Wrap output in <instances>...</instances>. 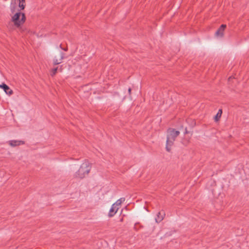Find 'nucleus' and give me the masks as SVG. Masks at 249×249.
<instances>
[{"mask_svg":"<svg viewBox=\"0 0 249 249\" xmlns=\"http://www.w3.org/2000/svg\"><path fill=\"white\" fill-rule=\"evenodd\" d=\"M179 134L180 132L179 131L176 130L172 128H170L167 130L166 143V149L167 151H170L171 147L174 144L176 139Z\"/></svg>","mask_w":249,"mask_h":249,"instance_id":"obj_1","label":"nucleus"},{"mask_svg":"<svg viewBox=\"0 0 249 249\" xmlns=\"http://www.w3.org/2000/svg\"><path fill=\"white\" fill-rule=\"evenodd\" d=\"M91 169V166L88 160H85L81 165L79 169L76 172L73 177L76 178L82 179L87 176Z\"/></svg>","mask_w":249,"mask_h":249,"instance_id":"obj_2","label":"nucleus"},{"mask_svg":"<svg viewBox=\"0 0 249 249\" xmlns=\"http://www.w3.org/2000/svg\"><path fill=\"white\" fill-rule=\"evenodd\" d=\"M11 20L16 26L19 27L25 21V14L20 12H17L12 17Z\"/></svg>","mask_w":249,"mask_h":249,"instance_id":"obj_3","label":"nucleus"},{"mask_svg":"<svg viewBox=\"0 0 249 249\" xmlns=\"http://www.w3.org/2000/svg\"><path fill=\"white\" fill-rule=\"evenodd\" d=\"M64 53L62 52H59L56 54L53 60V64L57 65L62 62V59L64 58Z\"/></svg>","mask_w":249,"mask_h":249,"instance_id":"obj_4","label":"nucleus"},{"mask_svg":"<svg viewBox=\"0 0 249 249\" xmlns=\"http://www.w3.org/2000/svg\"><path fill=\"white\" fill-rule=\"evenodd\" d=\"M7 143L11 147H15L23 144L24 142L20 140H11L7 142Z\"/></svg>","mask_w":249,"mask_h":249,"instance_id":"obj_5","label":"nucleus"},{"mask_svg":"<svg viewBox=\"0 0 249 249\" xmlns=\"http://www.w3.org/2000/svg\"><path fill=\"white\" fill-rule=\"evenodd\" d=\"M226 27V25L225 24H222L221 25L220 28L217 30V31L215 32V36L217 37H222L224 35V31Z\"/></svg>","mask_w":249,"mask_h":249,"instance_id":"obj_6","label":"nucleus"},{"mask_svg":"<svg viewBox=\"0 0 249 249\" xmlns=\"http://www.w3.org/2000/svg\"><path fill=\"white\" fill-rule=\"evenodd\" d=\"M119 209V208L118 206H117L116 205H115L114 204H112V205L109 210V212L108 213V216L109 217H112L113 215H114L117 212Z\"/></svg>","mask_w":249,"mask_h":249,"instance_id":"obj_7","label":"nucleus"},{"mask_svg":"<svg viewBox=\"0 0 249 249\" xmlns=\"http://www.w3.org/2000/svg\"><path fill=\"white\" fill-rule=\"evenodd\" d=\"M0 88L3 89L4 91L9 95H11L12 94L13 91L12 90L9 88V87L7 86L5 84H2L1 85H0Z\"/></svg>","mask_w":249,"mask_h":249,"instance_id":"obj_8","label":"nucleus"},{"mask_svg":"<svg viewBox=\"0 0 249 249\" xmlns=\"http://www.w3.org/2000/svg\"><path fill=\"white\" fill-rule=\"evenodd\" d=\"M165 214L163 213H161L160 212H159L157 214V217L155 218V221L157 223H160L161 222L164 218Z\"/></svg>","mask_w":249,"mask_h":249,"instance_id":"obj_9","label":"nucleus"},{"mask_svg":"<svg viewBox=\"0 0 249 249\" xmlns=\"http://www.w3.org/2000/svg\"><path fill=\"white\" fill-rule=\"evenodd\" d=\"M18 6L21 10H23L25 6V0H18Z\"/></svg>","mask_w":249,"mask_h":249,"instance_id":"obj_10","label":"nucleus"},{"mask_svg":"<svg viewBox=\"0 0 249 249\" xmlns=\"http://www.w3.org/2000/svg\"><path fill=\"white\" fill-rule=\"evenodd\" d=\"M222 113V110L221 109H219L217 113L214 117V120L215 121H218L220 118Z\"/></svg>","mask_w":249,"mask_h":249,"instance_id":"obj_11","label":"nucleus"},{"mask_svg":"<svg viewBox=\"0 0 249 249\" xmlns=\"http://www.w3.org/2000/svg\"><path fill=\"white\" fill-rule=\"evenodd\" d=\"M125 199L124 198H121L117 200L115 203L114 204L116 205L117 206H118L119 208H120L122 203H123Z\"/></svg>","mask_w":249,"mask_h":249,"instance_id":"obj_12","label":"nucleus"},{"mask_svg":"<svg viewBox=\"0 0 249 249\" xmlns=\"http://www.w3.org/2000/svg\"><path fill=\"white\" fill-rule=\"evenodd\" d=\"M57 70V68L53 69L52 71L51 75L53 76L56 72Z\"/></svg>","mask_w":249,"mask_h":249,"instance_id":"obj_13","label":"nucleus"},{"mask_svg":"<svg viewBox=\"0 0 249 249\" xmlns=\"http://www.w3.org/2000/svg\"><path fill=\"white\" fill-rule=\"evenodd\" d=\"M14 9H15L14 7H11V11H12V12H14Z\"/></svg>","mask_w":249,"mask_h":249,"instance_id":"obj_14","label":"nucleus"},{"mask_svg":"<svg viewBox=\"0 0 249 249\" xmlns=\"http://www.w3.org/2000/svg\"><path fill=\"white\" fill-rule=\"evenodd\" d=\"M131 88H129L128 89V92H129V94L131 93Z\"/></svg>","mask_w":249,"mask_h":249,"instance_id":"obj_15","label":"nucleus"},{"mask_svg":"<svg viewBox=\"0 0 249 249\" xmlns=\"http://www.w3.org/2000/svg\"><path fill=\"white\" fill-rule=\"evenodd\" d=\"M231 78H232V77H229V81H230V80H231Z\"/></svg>","mask_w":249,"mask_h":249,"instance_id":"obj_16","label":"nucleus"}]
</instances>
